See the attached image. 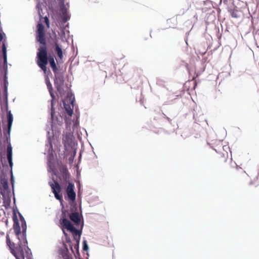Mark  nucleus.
<instances>
[{
  "instance_id": "1",
  "label": "nucleus",
  "mask_w": 259,
  "mask_h": 259,
  "mask_svg": "<svg viewBox=\"0 0 259 259\" xmlns=\"http://www.w3.org/2000/svg\"><path fill=\"white\" fill-rule=\"evenodd\" d=\"M66 93V114L68 116V119H66V130L69 131L66 135V158L72 164L77 148V142L73 133L77 132L79 126L80 112L71 90L67 89Z\"/></svg>"
},
{
  "instance_id": "10",
  "label": "nucleus",
  "mask_w": 259,
  "mask_h": 259,
  "mask_svg": "<svg viewBox=\"0 0 259 259\" xmlns=\"http://www.w3.org/2000/svg\"><path fill=\"white\" fill-rule=\"evenodd\" d=\"M0 183L2 185V188H0V194H1L3 197H5L6 193L9 190L8 180L5 177L2 178L0 179Z\"/></svg>"
},
{
  "instance_id": "16",
  "label": "nucleus",
  "mask_w": 259,
  "mask_h": 259,
  "mask_svg": "<svg viewBox=\"0 0 259 259\" xmlns=\"http://www.w3.org/2000/svg\"><path fill=\"white\" fill-rule=\"evenodd\" d=\"M58 255L57 259H65V242L62 241V247L58 251Z\"/></svg>"
},
{
  "instance_id": "5",
  "label": "nucleus",
  "mask_w": 259,
  "mask_h": 259,
  "mask_svg": "<svg viewBox=\"0 0 259 259\" xmlns=\"http://www.w3.org/2000/svg\"><path fill=\"white\" fill-rule=\"evenodd\" d=\"M2 53L3 55L4 62H3V69L4 71V93L6 97V100L7 101V96H8V81L7 77L8 74V62H7V48L6 46V44L5 41L3 42L2 44Z\"/></svg>"
},
{
  "instance_id": "34",
  "label": "nucleus",
  "mask_w": 259,
  "mask_h": 259,
  "mask_svg": "<svg viewBox=\"0 0 259 259\" xmlns=\"http://www.w3.org/2000/svg\"><path fill=\"white\" fill-rule=\"evenodd\" d=\"M64 14H65V12H64L62 11V14H63V15H64Z\"/></svg>"
},
{
  "instance_id": "33",
  "label": "nucleus",
  "mask_w": 259,
  "mask_h": 259,
  "mask_svg": "<svg viewBox=\"0 0 259 259\" xmlns=\"http://www.w3.org/2000/svg\"><path fill=\"white\" fill-rule=\"evenodd\" d=\"M65 174H66V176H67V170H66ZM66 178H67L66 177Z\"/></svg>"
},
{
  "instance_id": "19",
  "label": "nucleus",
  "mask_w": 259,
  "mask_h": 259,
  "mask_svg": "<svg viewBox=\"0 0 259 259\" xmlns=\"http://www.w3.org/2000/svg\"><path fill=\"white\" fill-rule=\"evenodd\" d=\"M6 242L7 245L9 246L11 251L12 250H15L13 248L15 244L13 242H11L9 235H7L6 236Z\"/></svg>"
},
{
  "instance_id": "29",
  "label": "nucleus",
  "mask_w": 259,
  "mask_h": 259,
  "mask_svg": "<svg viewBox=\"0 0 259 259\" xmlns=\"http://www.w3.org/2000/svg\"><path fill=\"white\" fill-rule=\"evenodd\" d=\"M68 248L66 247V254H65V255H66V259H71V257L70 256V255H69L68 254Z\"/></svg>"
},
{
  "instance_id": "31",
  "label": "nucleus",
  "mask_w": 259,
  "mask_h": 259,
  "mask_svg": "<svg viewBox=\"0 0 259 259\" xmlns=\"http://www.w3.org/2000/svg\"><path fill=\"white\" fill-rule=\"evenodd\" d=\"M62 20L63 21H65V16L62 17Z\"/></svg>"
},
{
  "instance_id": "27",
  "label": "nucleus",
  "mask_w": 259,
  "mask_h": 259,
  "mask_svg": "<svg viewBox=\"0 0 259 259\" xmlns=\"http://www.w3.org/2000/svg\"><path fill=\"white\" fill-rule=\"evenodd\" d=\"M5 36V34L2 32V31H0V41H2L4 39V36Z\"/></svg>"
},
{
  "instance_id": "18",
  "label": "nucleus",
  "mask_w": 259,
  "mask_h": 259,
  "mask_svg": "<svg viewBox=\"0 0 259 259\" xmlns=\"http://www.w3.org/2000/svg\"><path fill=\"white\" fill-rule=\"evenodd\" d=\"M228 158V154L227 152L223 153L222 156L218 157L219 162L220 163H225L227 161Z\"/></svg>"
},
{
  "instance_id": "22",
  "label": "nucleus",
  "mask_w": 259,
  "mask_h": 259,
  "mask_svg": "<svg viewBox=\"0 0 259 259\" xmlns=\"http://www.w3.org/2000/svg\"><path fill=\"white\" fill-rule=\"evenodd\" d=\"M65 240H66V243H67L69 244L70 247V249L72 251V252L73 253H74V251H73V248H72V246L71 245V241H70V238L67 236V234H66V239H65Z\"/></svg>"
},
{
  "instance_id": "21",
  "label": "nucleus",
  "mask_w": 259,
  "mask_h": 259,
  "mask_svg": "<svg viewBox=\"0 0 259 259\" xmlns=\"http://www.w3.org/2000/svg\"><path fill=\"white\" fill-rule=\"evenodd\" d=\"M37 27V33H45V27L42 24L39 23Z\"/></svg>"
},
{
  "instance_id": "30",
  "label": "nucleus",
  "mask_w": 259,
  "mask_h": 259,
  "mask_svg": "<svg viewBox=\"0 0 259 259\" xmlns=\"http://www.w3.org/2000/svg\"><path fill=\"white\" fill-rule=\"evenodd\" d=\"M11 180V182H12V185H13V182H14V178H13V175H12Z\"/></svg>"
},
{
  "instance_id": "32",
  "label": "nucleus",
  "mask_w": 259,
  "mask_h": 259,
  "mask_svg": "<svg viewBox=\"0 0 259 259\" xmlns=\"http://www.w3.org/2000/svg\"><path fill=\"white\" fill-rule=\"evenodd\" d=\"M53 110H52V116L53 117Z\"/></svg>"
},
{
  "instance_id": "25",
  "label": "nucleus",
  "mask_w": 259,
  "mask_h": 259,
  "mask_svg": "<svg viewBox=\"0 0 259 259\" xmlns=\"http://www.w3.org/2000/svg\"><path fill=\"white\" fill-rule=\"evenodd\" d=\"M44 19H45V22L47 27L49 28L50 27V22H49V20L48 18L47 17H45L44 18Z\"/></svg>"
},
{
  "instance_id": "11",
  "label": "nucleus",
  "mask_w": 259,
  "mask_h": 259,
  "mask_svg": "<svg viewBox=\"0 0 259 259\" xmlns=\"http://www.w3.org/2000/svg\"><path fill=\"white\" fill-rule=\"evenodd\" d=\"M13 220L14 222L13 229L16 236L19 238V236L21 234L20 227L19 226V221L16 213H14L13 216Z\"/></svg>"
},
{
  "instance_id": "2",
  "label": "nucleus",
  "mask_w": 259,
  "mask_h": 259,
  "mask_svg": "<svg viewBox=\"0 0 259 259\" xmlns=\"http://www.w3.org/2000/svg\"><path fill=\"white\" fill-rule=\"evenodd\" d=\"M48 62L49 61L51 67H52L54 72L55 73L56 79L55 80V85L57 89V95L58 99L60 101V112L59 113V116L57 117V120L59 124H62L65 121V90L64 80L59 74H56L57 70L55 60L53 57H47Z\"/></svg>"
},
{
  "instance_id": "24",
  "label": "nucleus",
  "mask_w": 259,
  "mask_h": 259,
  "mask_svg": "<svg viewBox=\"0 0 259 259\" xmlns=\"http://www.w3.org/2000/svg\"><path fill=\"white\" fill-rule=\"evenodd\" d=\"M29 251H30L29 249L26 251V253L27 254L26 256V259H32V254L29 253Z\"/></svg>"
},
{
  "instance_id": "15",
  "label": "nucleus",
  "mask_w": 259,
  "mask_h": 259,
  "mask_svg": "<svg viewBox=\"0 0 259 259\" xmlns=\"http://www.w3.org/2000/svg\"><path fill=\"white\" fill-rule=\"evenodd\" d=\"M20 221L21 222V227L22 229V235L25 239L26 240V232L27 229V226H26V223L24 219V218L20 214Z\"/></svg>"
},
{
  "instance_id": "28",
  "label": "nucleus",
  "mask_w": 259,
  "mask_h": 259,
  "mask_svg": "<svg viewBox=\"0 0 259 259\" xmlns=\"http://www.w3.org/2000/svg\"><path fill=\"white\" fill-rule=\"evenodd\" d=\"M70 18V15L69 14L68 11L66 9V22L69 20Z\"/></svg>"
},
{
  "instance_id": "20",
  "label": "nucleus",
  "mask_w": 259,
  "mask_h": 259,
  "mask_svg": "<svg viewBox=\"0 0 259 259\" xmlns=\"http://www.w3.org/2000/svg\"><path fill=\"white\" fill-rule=\"evenodd\" d=\"M56 52L58 56L60 59L63 58V53L61 49L59 47V45L56 44Z\"/></svg>"
},
{
  "instance_id": "14",
  "label": "nucleus",
  "mask_w": 259,
  "mask_h": 259,
  "mask_svg": "<svg viewBox=\"0 0 259 259\" xmlns=\"http://www.w3.org/2000/svg\"><path fill=\"white\" fill-rule=\"evenodd\" d=\"M7 156L8 162L10 167L12 168L13 166L12 162V147L10 143H9L7 148Z\"/></svg>"
},
{
  "instance_id": "4",
  "label": "nucleus",
  "mask_w": 259,
  "mask_h": 259,
  "mask_svg": "<svg viewBox=\"0 0 259 259\" xmlns=\"http://www.w3.org/2000/svg\"><path fill=\"white\" fill-rule=\"evenodd\" d=\"M37 39L41 44L43 45V46L39 48V52L37 54L38 58L37 64L44 72L46 73L47 71L46 65L48 64V60L45 34L37 33Z\"/></svg>"
},
{
  "instance_id": "3",
  "label": "nucleus",
  "mask_w": 259,
  "mask_h": 259,
  "mask_svg": "<svg viewBox=\"0 0 259 259\" xmlns=\"http://www.w3.org/2000/svg\"><path fill=\"white\" fill-rule=\"evenodd\" d=\"M49 185L52 189L55 198L60 201L62 205L61 210L58 211L56 214L55 222L61 228L63 233L65 234V208L62 196L59 194L61 192V187L59 183L55 180H53V182H49Z\"/></svg>"
},
{
  "instance_id": "8",
  "label": "nucleus",
  "mask_w": 259,
  "mask_h": 259,
  "mask_svg": "<svg viewBox=\"0 0 259 259\" xmlns=\"http://www.w3.org/2000/svg\"><path fill=\"white\" fill-rule=\"evenodd\" d=\"M232 175L237 180H242L246 177L247 174L241 167L236 166L232 170Z\"/></svg>"
},
{
  "instance_id": "13",
  "label": "nucleus",
  "mask_w": 259,
  "mask_h": 259,
  "mask_svg": "<svg viewBox=\"0 0 259 259\" xmlns=\"http://www.w3.org/2000/svg\"><path fill=\"white\" fill-rule=\"evenodd\" d=\"M11 253L15 256L16 259H25L24 251L21 247L12 250Z\"/></svg>"
},
{
  "instance_id": "7",
  "label": "nucleus",
  "mask_w": 259,
  "mask_h": 259,
  "mask_svg": "<svg viewBox=\"0 0 259 259\" xmlns=\"http://www.w3.org/2000/svg\"><path fill=\"white\" fill-rule=\"evenodd\" d=\"M74 185L71 183H69L67 188H66V193L67 194L68 200L70 201L71 205L77 210L76 204L75 203L76 193L74 191Z\"/></svg>"
},
{
  "instance_id": "6",
  "label": "nucleus",
  "mask_w": 259,
  "mask_h": 259,
  "mask_svg": "<svg viewBox=\"0 0 259 259\" xmlns=\"http://www.w3.org/2000/svg\"><path fill=\"white\" fill-rule=\"evenodd\" d=\"M66 229L72 233L76 244L74 248L78 251L79 242L80 238L81 232L74 227L73 225L68 220L66 219Z\"/></svg>"
},
{
  "instance_id": "12",
  "label": "nucleus",
  "mask_w": 259,
  "mask_h": 259,
  "mask_svg": "<svg viewBox=\"0 0 259 259\" xmlns=\"http://www.w3.org/2000/svg\"><path fill=\"white\" fill-rule=\"evenodd\" d=\"M69 219L74 224L78 226L80 224V216L78 212H74L69 214Z\"/></svg>"
},
{
  "instance_id": "9",
  "label": "nucleus",
  "mask_w": 259,
  "mask_h": 259,
  "mask_svg": "<svg viewBox=\"0 0 259 259\" xmlns=\"http://www.w3.org/2000/svg\"><path fill=\"white\" fill-rule=\"evenodd\" d=\"M8 118V125H7V133H5L4 132V135L6 137L7 141L10 138V133L11 131L12 125L13 121V115L11 113V111H9L7 115Z\"/></svg>"
},
{
  "instance_id": "26",
  "label": "nucleus",
  "mask_w": 259,
  "mask_h": 259,
  "mask_svg": "<svg viewBox=\"0 0 259 259\" xmlns=\"http://www.w3.org/2000/svg\"><path fill=\"white\" fill-rule=\"evenodd\" d=\"M47 84L51 96H53L51 93V90L52 89L51 83L50 82H48Z\"/></svg>"
},
{
  "instance_id": "23",
  "label": "nucleus",
  "mask_w": 259,
  "mask_h": 259,
  "mask_svg": "<svg viewBox=\"0 0 259 259\" xmlns=\"http://www.w3.org/2000/svg\"><path fill=\"white\" fill-rule=\"evenodd\" d=\"M83 249L85 251H87L89 249V247L85 240L83 242Z\"/></svg>"
},
{
  "instance_id": "17",
  "label": "nucleus",
  "mask_w": 259,
  "mask_h": 259,
  "mask_svg": "<svg viewBox=\"0 0 259 259\" xmlns=\"http://www.w3.org/2000/svg\"><path fill=\"white\" fill-rule=\"evenodd\" d=\"M229 12L233 18H237L240 17L239 11L237 9H230Z\"/></svg>"
}]
</instances>
